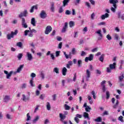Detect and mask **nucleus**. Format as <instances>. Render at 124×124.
<instances>
[{"instance_id":"f257e3e1","label":"nucleus","mask_w":124,"mask_h":124,"mask_svg":"<svg viewBox=\"0 0 124 124\" xmlns=\"http://www.w3.org/2000/svg\"><path fill=\"white\" fill-rule=\"evenodd\" d=\"M37 31L35 29H31V27H29V30H25L24 31V35L27 36L28 35L29 37H33V33H36Z\"/></svg>"},{"instance_id":"f03ea898","label":"nucleus","mask_w":124,"mask_h":124,"mask_svg":"<svg viewBox=\"0 0 124 124\" xmlns=\"http://www.w3.org/2000/svg\"><path fill=\"white\" fill-rule=\"evenodd\" d=\"M116 63L115 62H113V64H109V67L107 68V72H108V73H111L113 69H116Z\"/></svg>"},{"instance_id":"7ed1b4c3","label":"nucleus","mask_w":124,"mask_h":124,"mask_svg":"<svg viewBox=\"0 0 124 124\" xmlns=\"http://www.w3.org/2000/svg\"><path fill=\"white\" fill-rule=\"evenodd\" d=\"M17 33H18V30H15V32L11 31V34H8L7 35V39L10 40L11 38L14 37V35H17Z\"/></svg>"},{"instance_id":"20e7f679","label":"nucleus","mask_w":124,"mask_h":124,"mask_svg":"<svg viewBox=\"0 0 124 124\" xmlns=\"http://www.w3.org/2000/svg\"><path fill=\"white\" fill-rule=\"evenodd\" d=\"M4 73L6 74V79H11V76L12 75V73H13V71H11L8 73V72L7 71H4Z\"/></svg>"},{"instance_id":"39448f33","label":"nucleus","mask_w":124,"mask_h":124,"mask_svg":"<svg viewBox=\"0 0 124 124\" xmlns=\"http://www.w3.org/2000/svg\"><path fill=\"white\" fill-rule=\"evenodd\" d=\"M40 17L42 19H46V18H47V13L46 11L42 10L40 14Z\"/></svg>"},{"instance_id":"423d86ee","label":"nucleus","mask_w":124,"mask_h":124,"mask_svg":"<svg viewBox=\"0 0 124 124\" xmlns=\"http://www.w3.org/2000/svg\"><path fill=\"white\" fill-rule=\"evenodd\" d=\"M52 27H51V26H47L46 28V30L45 31V34H49L50 33V32H51L52 31Z\"/></svg>"},{"instance_id":"0eeeda50","label":"nucleus","mask_w":124,"mask_h":124,"mask_svg":"<svg viewBox=\"0 0 124 124\" xmlns=\"http://www.w3.org/2000/svg\"><path fill=\"white\" fill-rule=\"evenodd\" d=\"M21 25L24 29H27V28H28V24H27L26 19L24 17L21 18Z\"/></svg>"},{"instance_id":"6e6552de","label":"nucleus","mask_w":124,"mask_h":124,"mask_svg":"<svg viewBox=\"0 0 124 124\" xmlns=\"http://www.w3.org/2000/svg\"><path fill=\"white\" fill-rule=\"evenodd\" d=\"M82 115L81 114H77L76 115V117H75V121L76 122V123L77 124H79V122L80 121V120H79V119H81L82 118Z\"/></svg>"},{"instance_id":"1a4fd4ad","label":"nucleus","mask_w":124,"mask_h":124,"mask_svg":"<svg viewBox=\"0 0 124 124\" xmlns=\"http://www.w3.org/2000/svg\"><path fill=\"white\" fill-rule=\"evenodd\" d=\"M19 18H22V17H27L28 16V11L27 10H25L23 12H21L19 15Z\"/></svg>"},{"instance_id":"9d476101","label":"nucleus","mask_w":124,"mask_h":124,"mask_svg":"<svg viewBox=\"0 0 124 124\" xmlns=\"http://www.w3.org/2000/svg\"><path fill=\"white\" fill-rule=\"evenodd\" d=\"M93 54H90L89 55V57H87L85 59V62H88L89 61L91 62V61H93Z\"/></svg>"},{"instance_id":"9b49d317","label":"nucleus","mask_w":124,"mask_h":124,"mask_svg":"<svg viewBox=\"0 0 124 124\" xmlns=\"http://www.w3.org/2000/svg\"><path fill=\"white\" fill-rule=\"evenodd\" d=\"M117 16L119 19H122V20H124V14L122 13V11H119L117 13Z\"/></svg>"},{"instance_id":"f8f14e48","label":"nucleus","mask_w":124,"mask_h":124,"mask_svg":"<svg viewBox=\"0 0 124 124\" xmlns=\"http://www.w3.org/2000/svg\"><path fill=\"white\" fill-rule=\"evenodd\" d=\"M95 33L98 34L99 37L98 38V40H101L102 39V33H101V30H99L95 32Z\"/></svg>"},{"instance_id":"ddd939ff","label":"nucleus","mask_w":124,"mask_h":124,"mask_svg":"<svg viewBox=\"0 0 124 124\" xmlns=\"http://www.w3.org/2000/svg\"><path fill=\"white\" fill-rule=\"evenodd\" d=\"M23 68H24V64L20 65L16 70V71L14 72V74H16V73H20V72L22 71V70L23 69Z\"/></svg>"},{"instance_id":"4468645a","label":"nucleus","mask_w":124,"mask_h":124,"mask_svg":"<svg viewBox=\"0 0 124 124\" xmlns=\"http://www.w3.org/2000/svg\"><path fill=\"white\" fill-rule=\"evenodd\" d=\"M26 57H27L28 61H31L32 59H33V58L32 57V55H31V52H27Z\"/></svg>"},{"instance_id":"2eb2a0df","label":"nucleus","mask_w":124,"mask_h":124,"mask_svg":"<svg viewBox=\"0 0 124 124\" xmlns=\"http://www.w3.org/2000/svg\"><path fill=\"white\" fill-rule=\"evenodd\" d=\"M69 1H70V0H63L62 7H65V6H67L68 5V3H69Z\"/></svg>"},{"instance_id":"dca6fc26","label":"nucleus","mask_w":124,"mask_h":124,"mask_svg":"<svg viewBox=\"0 0 124 124\" xmlns=\"http://www.w3.org/2000/svg\"><path fill=\"white\" fill-rule=\"evenodd\" d=\"M124 73H121V76H120L118 78L119 81L120 83H122V82H124Z\"/></svg>"},{"instance_id":"f3484780","label":"nucleus","mask_w":124,"mask_h":124,"mask_svg":"<svg viewBox=\"0 0 124 124\" xmlns=\"http://www.w3.org/2000/svg\"><path fill=\"white\" fill-rule=\"evenodd\" d=\"M86 79L88 81V80H89V78L91 77V72L90 71V70L89 69L86 70Z\"/></svg>"},{"instance_id":"a211bd4d","label":"nucleus","mask_w":124,"mask_h":124,"mask_svg":"<svg viewBox=\"0 0 124 124\" xmlns=\"http://www.w3.org/2000/svg\"><path fill=\"white\" fill-rule=\"evenodd\" d=\"M31 25L33 26V27H35L36 26V21L35 20V18L33 17L31 19Z\"/></svg>"},{"instance_id":"6ab92c4d","label":"nucleus","mask_w":124,"mask_h":124,"mask_svg":"<svg viewBox=\"0 0 124 124\" xmlns=\"http://www.w3.org/2000/svg\"><path fill=\"white\" fill-rule=\"evenodd\" d=\"M10 99V96L5 95L3 98V101L4 102H8Z\"/></svg>"},{"instance_id":"aec40b11","label":"nucleus","mask_w":124,"mask_h":124,"mask_svg":"<svg viewBox=\"0 0 124 124\" xmlns=\"http://www.w3.org/2000/svg\"><path fill=\"white\" fill-rule=\"evenodd\" d=\"M50 4V10H51V12H55V3H54V2H51Z\"/></svg>"},{"instance_id":"412c9836","label":"nucleus","mask_w":124,"mask_h":124,"mask_svg":"<svg viewBox=\"0 0 124 124\" xmlns=\"http://www.w3.org/2000/svg\"><path fill=\"white\" fill-rule=\"evenodd\" d=\"M59 116L60 118V120L62 122H63V120H65V118H66V116L65 115H63L62 113H60Z\"/></svg>"},{"instance_id":"4be33fe9","label":"nucleus","mask_w":124,"mask_h":124,"mask_svg":"<svg viewBox=\"0 0 124 124\" xmlns=\"http://www.w3.org/2000/svg\"><path fill=\"white\" fill-rule=\"evenodd\" d=\"M109 15L108 13H106L104 15H102L101 16L102 20H105L106 18H108Z\"/></svg>"},{"instance_id":"5701e85b","label":"nucleus","mask_w":124,"mask_h":124,"mask_svg":"<svg viewBox=\"0 0 124 124\" xmlns=\"http://www.w3.org/2000/svg\"><path fill=\"white\" fill-rule=\"evenodd\" d=\"M118 2V0H109V3L113 5H117V3Z\"/></svg>"},{"instance_id":"b1692460","label":"nucleus","mask_w":124,"mask_h":124,"mask_svg":"<svg viewBox=\"0 0 124 124\" xmlns=\"http://www.w3.org/2000/svg\"><path fill=\"white\" fill-rule=\"evenodd\" d=\"M22 100L26 102V101L30 100V97H26V95H25V94H23Z\"/></svg>"},{"instance_id":"393cba45","label":"nucleus","mask_w":124,"mask_h":124,"mask_svg":"<svg viewBox=\"0 0 124 124\" xmlns=\"http://www.w3.org/2000/svg\"><path fill=\"white\" fill-rule=\"evenodd\" d=\"M67 72V69L66 67H64L62 69V74L63 76L66 75V73Z\"/></svg>"},{"instance_id":"a878e982","label":"nucleus","mask_w":124,"mask_h":124,"mask_svg":"<svg viewBox=\"0 0 124 124\" xmlns=\"http://www.w3.org/2000/svg\"><path fill=\"white\" fill-rule=\"evenodd\" d=\"M83 116L84 118H85V119H88V120H91V119L89 117V113H88L86 112H84L83 113Z\"/></svg>"},{"instance_id":"bb28decb","label":"nucleus","mask_w":124,"mask_h":124,"mask_svg":"<svg viewBox=\"0 0 124 124\" xmlns=\"http://www.w3.org/2000/svg\"><path fill=\"white\" fill-rule=\"evenodd\" d=\"M113 7H111L110 8V10L113 12V13H115L116 12V9H117V5H113Z\"/></svg>"},{"instance_id":"cd10ccee","label":"nucleus","mask_w":124,"mask_h":124,"mask_svg":"<svg viewBox=\"0 0 124 124\" xmlns=\"http://www.w3.org/2000/svg\"><path fill=\"white\" fill-rule=\"evenodd\" d=\"M46 106L47 110H48V111H50V110H51V104L49 102H47L46 103Z\"/></svg>"},{"instance_id":"c85d7f7f","label":"nucleus","mask_w":124,"mask_h":124,"mask_svg":"<svg viewBox=\"0 0 124 124\" xmlns=\"http://www.w3.org/2000/svg\"><path fill=\"white\" fill-rule=\"evenodd\" d=\"M40 117L39 116H37L35 117V118L32 120L33 124H36V122L39 120Z\"/></svg>"},{"instance_id":"c756f323","label":"nucleus","mask_w":124,"mask_h":124,"mask_svg":"<svg viewBox=\"0 0 124 124\" xmlns=\"http://www.w3.org/2000/svg\"><path fill=\"white\" fill-rule=\"evenodd\" d=\"M53 72H55L56 74H60V69L57 67H55L53 69Z\"/></svg>"},{"instance_id":"7c9ffc66","label":"nucleus","mask_w":124,"mask_h":124,"mask_svg":"<svg viewBox=\"0 0 124 124\" xmlns=\"http://www.w3.org/2000/svg\"><path fill=\"white\" fill-rule=\"evenodd\" d=\"M69 25L70 28H72V27H74L75 26V23H74V21H71L69 22Z\"/></svg>"},{"instance_id":"2f4dec72","label":"nucleus","mask_w":124,"mask_h":124,"mask_svg":"<svg viewBox=\"0 0 124 124\" xmlns=\"http://www.w3.org/2000/svg\"><path fill=\"white\" fill-rule=\"evenodd\" d=\"M94 121L98 123H100V122H102V119L101 117H98L97 119H94Z\"/></svg>"},{"instance_id":"473e14b6","label":"nucleus","mask_w":124,"mask_h":124,"mask_svg":"<svg viewBox=\"0 0 124 124\" xmlns=\"http://www.w3.org/2000/svg\"><path fill=\"white\" fill-rule=\"evenodd\" d=\"M82 62H83L82 61V60H78V67H81V65H82Z\"/></svg>"},{"instance_id":"72a5a7b5","label":"nucleus","mask_w":124,"mask_h":124,"mask_svg":"<svg viewBox=\"0 0 124 124\" xmlns=\"http://www.w3.org/2000/svg\"><path fill=\"white\" fill-rule=\"evenodd\" d=\"M106 95L107 99L110 98V92L109 91H106Z\"/></svg>"},{"instance_id":"f704fd0d","label":"nucleus","mask_w":124,"mask_h":124,"mask_svg":"<svg viewBox=\"0 0 124 124\" xmlns=\"http://www.w3.org/2000/svg\"><path fill=\"white\" fill-rule=\"evenodd\" d=\"M23 57V54L22 53H19L17 56V58L19 60V61H20L21 59Z\"/></svg>"},{"instance_id":"c9c22d12","label":"nucleus","mask_w":124,"mask_h":124,"mask_svg":"<svg viewBox=\"0 0 124 124\" xmlns=\"http://www.w3.org/2000/svg\"><path fill=\"white\" fill-rule=\"evenodd\" d=\"M16 46H17V47H19V48H22L23 46V44L22 43V42H19L17 43Z\"/></svg>"},{"instance_id":"e433bc0d","label":"nucleus","mask_w":124,"mask_h":124,"mask_svg":"<svg viewBox=\"0 0 124 124\" xmlns=\"http://www.w3.org/2000/svg\"><path fill=\"white\" fill-rule=\"evenodd\" d=\"M88 100L89 101L90 104H93V100H92V97H91V96L89 95L88 96Z\"/></svg>"},{"instance_id":"4c0bfd02","label":"nucleus","mask_w":124,"mask_h":124,"mask_svg":"<svg viewBox=\"0 0 124 124\" xmlns=\"http://www.w3.org/2000/svg\"><path fill=\"white\" fill-rule=\"evenodd\" d=\"M52 100H53V101H56V100H57V94H54L52 95Z\"/></svg>"},{"instance_id":"58836bf2","label":"nucleus","mask_w":124,"mask_h":124,"mask_svg":"<svg viewBox=\"0 0 124 124\" xmlns=\"http://www.w3.org/2000/svg\"><path fill=\"white\" fill-rule=\"evenodd\" d=\"M30 84L31 87H34V84H33V78H31L30 81Z\"/></svg>"},{"instance_id":"ea45409f","label":"nucleus","mask_w":124,"mask_h":124,"mask_svg":"<svg viewBox=\"0 0 124 124\" xmlns=\"http://www.w3.org/2000/svg\"><path fill=\"white\" fill-rule=\"evenodd\" d=\"M118 121L121 122V123H124V117L120 116L118 118Z\"/></svg>"},{"instance_id":"a19ab883","label":"nucleus","mask_w":124,"mask_h":124,"mask_svg":"<svg viewBox=\"0 0 124 124\" xmlns=\"http://www.w3.org/2000/svg\"><path fill=\"white\" fill-rule=\"evenodd\" d=\"M27 119L26 121L27 122L29 121H31V116H30V113H28L27 114Z\"/></svg>"},{"instance_id":"79ce46f5","label":"nucleus","mask_w":124,"mask_h":124,"mask_svg":"<svg viewBox=\"0 0 124 124\" xmlns=\"http://www.w3.org/2000/svg\"><path fill=\"white\" fill-rule=\"evenodd\" d=\"M104 56V54H102L99 58V61L102 62H103L104 61V57H103Z\"/></svg>"},{"instance_id":"37998d69","label":"nucleus","mask_w":124,"mask_h":124,"mask_svg":"<svg viewBox=\"0 0 124 124\" xmlns=\"http://www.w3.org/2000/svg\"><path fill=\"white\" fill-rule=\"evenodd\" d=\"M84 3L88 8H91V4L89 2H85Z\"/></svg>"},{"instance_id":"c03bdc74","label":"nucleus","mask_w":124,"mask_h":124,"mask_svg":"<svg viewBox=\"0 0 124 124\" xmlns=\"http://www.w3.org/2000/svg\"><path fill=\"white\" fill-rule=\"evenodd\" d=\"M90 110H92V108L91 107L88 106V107L85 108V111L86 112H90Z\"/></svg>"},{"instance_id":"a18cd8bd","label":"nucleus","mask_w":124,"mask_h":124,"mask_svg":"<svg viewBox=\"0 0 124 124\" xmlns=\"http://www.w3.org/2000/svg\"><path fill=\"white\" fill-rule=\"evenodd\" d=\"M91 93H92V95H93V98L94 99H96V96H95V92H94V91H92Z\"/></svg>"},{"instance_id":"49530a36","label":"nucleus","mask_w":124,"mask_h":124,"mask_svg":"<svg viewBox=\"0 0 124 124\" xmlns=\"http://www.w3.org/2000/svg\"><path fill=\"white\" fill-rule=\"evenodd\" d=\"M31 77V79H33L35 77H36V75L34 73H32Z\"/></svg>"},{"instance_id":"de8ad7c7","label":"nucleus","mask_w":124,"mask_h":124,"mask_svg":"<svg viewBox=\"0 0 124 124\" xmlns=\"http://www.w3.org/2000/svg\"><path fill=\"white\" fill-rule=\"evenodd\" d=\"M65 107V110H69L70 109V107L69 106L67 105V104L64 105Z\"/></svg>"},{"instance_id":"09e8293b","label":"nucleus","mask_w":124,"mask_h":124,"mask_svg":"<svg viewBox=\"0 0 124 124\" xmlns=\"http://www.w3.org/2000/svg\"><path fill=\"white\" fill-rule=\"evenodd\" d=\"M107 39L109 41L111 40L112 39V37L110 35V34H108L106 36Z\"/></svg>"},{"instance_id":"8fccbe9b","label":"nucleus","mask_w":124,"mask_h":124,"mask_svg":"<svg viewBox=\"0 0 124 124\" xmlns=\"http://www.w3.org/2000/svg\"><path fill=\"white\" fill-rule=\"evenodd\" d=\"M63 12V9L61 7L59 9V13H62Z\"/></svg>"},{"instance_id":"3c124183","label":"nucleus","mask_w":124,"mask_h":124,"mask_svg":"<svg viewBox=\"0 0 124 124\" xmlns=\"http://www.w3.org/2000/svg\"><path fill=\"white\" fill-rule=\"evenodd\" d=\"M65 14L66 15H70V14H71V13L70 12V11L67 10H66Z\"/></svg>"},{"instance_id":"603ef678","label":"nucleus","mask_w":124,"mask_h":124,"mask_svg":"<svg viewBox=\"0 0 124 124\" xmlns=\"http://www.w3.org/2000/svg\"><path fill=\"white\" fill-rule=\"evenodd\" d=\"M86 55H87V53H86L85 52V51H81V54H80V56H81V57H84V56H86Z\"/></svg>"},{"instance_id":"864d4df0","label":"nucleus","mask_w":124,"mask_h":124,"mask_svg":"<svg viewBox=\"0 0 124 124\" xmlns=\"http://www.w3.org/2000/svg\"><path fill=\"white\" fill-rule=\"evenodd\" d=\"M55 34H56V30H53L50 34V36H55Z\"/></svg>"},{"instance_id":"5fc2aeb1","label":"nucleus","mask_w":124,"mask_h":124,"mask_svg":"<svg viewBox=\"0 0 124 124\" xmlns=\"http://www.w3.org/2000/svg\"><path fill=\"white\" fill-rule=\"evenodd\" d=\"M64 55L65 56V58L66 59H69V57L68 56V55L66 54V52L65 51L63 52Z\"/></svg>"},{"instance_id":"6e6d98bb","label":"nucleus","mask_w":124,"mask_h":124,"mask_svg":"<svg viewBox=\"0 0 124 124\" xmlns=\"http://www.w3.org/2000/svg\"><path fill=\"white\" fill-rule=\"evenodd\" d=\"M62 42H60L58 45L59 49H62Z\"/></svg>"},{"instance_id":"4d7b16f0","label":"nucleus","mask_w":124,"mask_h":124,"mask_svg":"<svg viewBox=\"0 0 124 124\" xmlns=\"http://www.w3.org/2000/svg\"><path fill=\"white\" fill-rule=\"evenodd\" d=\"M45 96V94H42L40 95V99H42V100H43L44 99V97Z\"/></svg>"},{"instance_id":"13d9d810","label":"nucleus","mask_w":124,"mask_h":124,"mask_svg":"<svg viewBox=\"0 0 124 124\" xmlns=\"http://www.w3.org/2000/svg\"><path fill=\"white\" fill-rule=\"evenodd\" d=\"M27 88V84L23 83L21 86V89H26Z\"/></svg>"},{"instance_id":"bf43d9fd","label":"nucleus","mask_w":124,"mask_h":124,"mask_svg":"<svg viewBox=\"0 0 124 124\" xmlns=\"http://www.w3.org/2000/svg\"><path fill=\"white\" fill-rule=\"evenodd\" d=\"M80 1H81V0H76V1L75 2V5L79 4V3H80Z\"/></svg>"},{"instance_id":"052dcab7","label":"nucleus","mask_w":124,"mask_h":124,"mask_svg":"<svg viewBox=\"0 0 124 124\" xmlns=\"http://www.w3.org/2000/svg\"><path fill=\"white\" fill-rule=\"evenodd\" d=\"M98 49V48H97V47H96V48L93 49L91 50V51L93 52V53H94V52H97Z\"/></svg>"},{"instance_id":"680f3d73","label":"nucleus","mask_w":124,"mask_h":124,"mask_svg":"<svg viewBox=\"0 0 124 124\" xmlns=\"http://www.w3.org/2000/svg\"><path fill=\"white\" fill-rule=\"evenodd\" d=\"M72 53L73 55H75V53H76V50L75 49V48H72Z\"/></svg>"},{"instance_id":"e2e57ef3","label":"nucleus","mask_w":124,"mask_h":124,"mask_svg":"<svg viewBox=\"0 0 124 124\" xmlns=\"http://www.w3.org/2000/svg\"><path fill=\"white\" fill-rule=\"evenodd\" d=\"M103 115L104 116H105L106 115H109V112H108V111L105 110L103 113Z\"/></svg>"},{"instance_id":"0e129e2a","label":"nucleus","mask_w":124,"mask_h":124,"mask_svg":"<svg viewBox=\"0 0 124 124\" xmlns=\"http://www.w3.org/2000/svg\"><path fill=\"white\" fill-rule=\"evenodd\" d=\"M114 38L116 40H119V35L117 34H115V35H114Z\"/></svg>"},{"instance_id":"69168bd1","label":"nucleus","mask_w":124,"mask_h":124,"mask_svg":"<svg viewBox=\"0 0 124 124\" xmlns=\"http://www.w3.org/2000/svg\"><path fill=\"white\" fill-rule=\"evenodd\" d=\"M61 53L60 51H57L56 52V57H59L60 56V54Z\"/></svg>"},{"instance_id":"338daca9","label":"nucleus","mask_w":124,"mask_h":124,"mask_svg":"<svg viewBox=\"0 0 124 124\" xmlns=\"http://www.w3.org/2000/svg\"><path fill=\"white\" fill-rule=\"evenodd\" d=\"M106 81L105 80H103V81H102V82H101V86H102V87H103V86H105V85H104V84H106Z\"/></svg>"},{"instance_id":"774afa93","label":"nucleus","mask_w":124,"mask_h":124,"mask_svg":"<svg viewBox=\"0 0 124 124\" xmlns=\"http://www.w3.org/2000/svg\"><path fill=\"white\" fill-rule=\"evenodd\" d=\"M67 25H68V24L67 23V22H65V23H64V26H63V28L64 29H67V28H68V26H67Z\"/></svg>"}]
</instances>
